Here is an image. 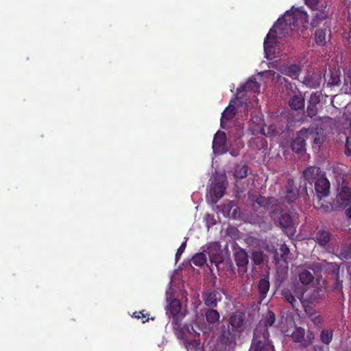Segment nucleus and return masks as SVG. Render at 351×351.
<instances>
[{"instance_id":"1","label":"nucleus","mask_w":351,"mask_h":351,"mask_svg":"<svg viewBox=\"0 0 351 351\" xmlns=\"http://www.w3.org/2000/svg\"><path fill=\"white\" fill-rule=\"evenodd\" d=\"M307 22V13L300 8H295L287 11L283 16L277 20L274 27H278L280 36H286L291 34L295 29L300 25H304Z\"/></svg>"},{"instance_id":"2","label":"nucleus","mask_w":351,"mask_h":351,"mask_svg":"<svg viewBox=\"0 0 351 351\" xmlns=\"http://www.w3.org/2000/svg\"><path fill=\"white\" fill-rule=\"evenodd\" d=\"M245 319V314L241 311L233 312L228 318L229 325L227 328H224L221 332V340L225 343L231 342L235 339L237 332L243 330Z\"/></svg>"},{"instance_id":"3","label":"nucleus","mask_w":351,"mask_h":351,"mask_svg":"<svg viewBox=\"0 0 351 351\" xmlns=\"http://www.w3.org/2000/svg\"><path fill=\"white\" fill-rule=\"evenodd\" d=\"M306 289L299 285H293L291 287L284 288L282 290V296L286 302L291 305L293 310L298 311L300 303L302 304L304 311L307 312L308 301L304 298Z\"/></svg>"},{"instance_id":"4","label":"nucleus","mask_w":351,"mask_h":351,"mask_svg":"<svg viewBox=\"0 0 351 351\" xmlns=\"http://www.w3.org/2000/svg\"><path fill=\"white\" fill-rule=\"evenodd\" d=\"M337 180V195L335 199L336 206L344 209L351 203V187L350 183L344 178Z\"/></svg>"},{"instance_id":"5","label":"nucleus","mask_w":351,"mask_h":351,"mask_svg":"<svg viewBox=\"0 0 351 351\" xmlns=\"http://www.w3.org/2000/svg\"><path fill=\"white\" fill-rule=\"evenodd\" d=\"M249 351H275L269 336L254 334Z\"/></svg>"},{"instance_id":"6","label":"nucleus","mask_w":351,"mask_h":351,"mask_svg":"<svg viewBox=\"0 0 351 351\" xmlns=\"http://www.w3.org/2000/svg\"><path fill=\"white\" fill-rule=\"evenodd\" d=\"M206 252L211 263L214 264L219 271L220 265L223 263L224 259L220 244L217 242L210 243L207 246Z\"/></svg>"},{"instance_id":"7","label":"nucleus","mask_w":351,"mask_h":351,"mask_svg":"<svg viewBox=\"0 0 351 351\" xmlns=\"http://www.w3.org/2000/svg\"><path fill=\"white\" fill-rule=\"evenodd\" d=\"M202 299L207 307L217 308L218 303L222 300V295L217 289H207L202 292Z\"/></svg>"},{"instance_id":"8","label":"nucleus","mask_w":351,"mask_h":351,"mask_svg":"<svg viewBox=\"0 0 351 351\" xmlns=\"http://www.w3.org/2000/svg\"><path fill=\"white\" fill-rule=\"evenodd\" d=\"M276 322V316L273 311L268 310L263 315V319L258 322L254 330V334H261L269 336L268 328L271 326Z\"/></svg>"},{"instance_id":"9","label":"nucleus","mask_w":351,"mask_h":351,"mask_svg":"<svg viewBox=\"0 0 351 351\" xmlns=\"http://www.w3.org/2000/svg\"><path fill=\"white\" fill-rule=\"evenodd\" d=\"M227 138L224 132L219 130L214 136L213 141V149L215 154H222L228 151Z\"/></svg>"},{"instance_id":"10","label":"nucleus","mask_w":351,"mask_h":351,"mask_svg":"<svg viewBox=\"0 0 351 351\" xmlns=\"http://www.w3.org/2000/svg\"><path fill=\"white\" fill-rule=\"evenodd\" d=\"M305 3L312 10L319 11V12L316 13L313 16L311 21V25L313 27L317 26L319 21L327 18V14L324 11L326 6L324 8H323L322 5L320 6L319 5V0H305Z\"/></svg>"},{"instance_id":"11","label":"nucleus","mask_w":351,"mask_h":351,"mask_svg":"<svg viewBox=\"0 0 351 351\" xmlns=\"http://www.w3.org/2000/svg\"><path fill=\"white\" fill-rule=\"evenodd\" d=\"M330 184L326 178L325 173L320 176L315 182V189L317 197L320 199L322 197H328L330 194Z\"/></svg>"},{"instance_id":"12","label":"nucleus","mask_w":351,"mask_h":351,"mask_svg":"<svg viewBox=\"0 0 351 351\" xmlns=\"http://www.w3.org/2000/svg\"><path fill=\"white\" fill-rule=\"evenodd\" d=\"M260 87L261 86L256 82V79H250L245 82V84L237 88L236 98L238 100H242L245 98L244 93L247 91H252L254 93H258Z\"/></svg>"},{"instance_id":"13","label":"nucleus","mask_w":351,"mask_h":351,"mask_svg":"<svg viewBox=\"0 0 351 351\" xmlns=\"http://www.w3.org/2000/svg\"><path fill=\"white\" fill-rule=\"evenodd\" d=\"M279 223L288 235H293L295 233L298 222L289 213H282L279 218Z\"/></svg>"},{"instance_id":"14","label":"nucleus","mask_w":351,"mask_h":351,"mask_svg":"<svg viewBox=\"0 0 351 351\" xmlns=\"http://www.w3.org/2000/svg\"><path fill=\"white\" fill-rule=\"evenodd\" d=\"M308 131L307 129L303 128L300 130L291 143V149L297 153L303 152L305 150L306 140Z\"/></svg>"},{"instance_id":"15","label":"nucleus","mask_w":351,"mask_h":351,"mask_svg":"<svg viewBox=\"0 0 351 351\" xmlns=\"http://www.w3.org/2000/svg\"><path fill=\"white\" fill-rule=\"evenodd\" d=\"M299 196V189L295 185V180L292 178L288 179L286 184V191L284 199L288 203L295 202Z\"/></svg>"},{"instance_id":"16","label":"nucleus","mask_w":351,"mask_h":351,"mask_svg":"<svg viewBox=\"0 0 351 351\" xmlns=\"http://www.w3.org/2000/svg\"><path fill=\"white\" fill-rule=\"evenodd\" d=\"M332 239L330 232L325 230H318L315 235V241L321 247L327 248Z\"/></svg>"},{"instance_id":"17","label":"nucleus","mask_w":351,"mask_h":351,"mask_svg":"<svg viewBox=\"0 0 351 351\" xmlns=\"http://www.w3.org/2000/svg\"><path fill=\"white\" fill-rule=\"evenodd\" d=\"M258 291L259 294V298L261 301H263L267 295V293L270 288V282H269V275L267 273L264 276L263 278H261L257 284Z\"/></svg>"},{"instance_id":"18","label":"nucleus","mask_w":351,"mask_h":351,"mask_svg":"<svg viewBox=\"0 0 351 351\" xmlns=\"http://www.w3.org/2000/svg\"><path fill=\"white\" fill-rule=\"evenodd\" d=\"M282 38L279 35V30L278 27H274V25L272 28L270 29L269 33L267 34L266 38L264 40V49L265 51H267L269 48H272L274 45L277 43V37Z\"/></svg>"},{"instance_id":"19","label":"nucleus","mask_w":351,"mask_h":351,"mask_svg":"<svg viewBox=\"0 0 351 351\" xmlns=\"http://www.w3.org/2000/svg\"><path fill=\"white\" fill-rule=\"evenodd\" d=\"M234 261L239 268L246 269V267L249 263V256L244 249L239 248L234 254Z\"/></svg>"},{"instance_id":"20","label":"nucleus","mask_w":351,"mask_h":351,"mask_svg":"<svg viewBox=\"0 0 351 351\" xmlns=\"http://www.w3.org/2000/svg\"><path fill=\"white\" fill-rule=\"evenodd\" d=\"M305 101L301 93L298 91L297 94L291 96L289 100V106L293 110H299L304 108Z\"/></svg>"},{"instance_id":"21","label":"nucleus","mask_w":351,"mask_h":351,"mask_svg":"<svg viewBox=\"0 0 351 351\" xmlns=\"http://www.w3.org/2000/svg\"><path fill=\"white\" fill-rule=\"evenodd\" d=\"M322 175L323 173L320 168L315 166L308 167L303 171L304 179L310 184H312L315 179L317 180Z\"/></svg>"},{"instance_id":"22","label":"nucleus","mask_w":351,"mask_h":351,"mask_svg":"<svg viewBox=\"0 0 351 351\" xmlns=\"http://www.w3.org/2000/svg\"><path fill=\"white\" fill-rule=\"evenodd\" d=\"M291 339L295 343H300L306 348L311 344V341L305 340V330L302 327H297L291 335Z\"/></svg>"},{"instance_id":"23","label":"nucleus","mask_w":351,"mask_h":351,"mask_svg":"<svg viewBox=\"0 0 351 351\" xmlns=\"http://www.w3.org/2000/svg\"><path fill=\"white\" fill-rule=\"evenodd\" d=\"M300 72V66L295 64H292L289 66H285L281 69V73L282 74L287 75L294 80L298 78Z\"/></svg>"},{"instance_id":"24","label":"nucleus","mask_w":351,"mask_h":351,"mask_svg":"<svg viewBox=\"0 0 351 351\" xmlns=\"http://www.w3.org/2000/svg\"><path fill=\"white\" fill-rule=\"evenodd\" d=\"M322 77L319 75L312 74L306 75L303 83L308 88H317L320 86Z\"/></svg>"},{"instance_id":"25","label":"nucleus","mask_w":351,"mask_h":351,"mask_svg":"<svg viewBox=\"0 0 351 351\" xmlns=\"http://www.w3.org/2000/svg\"><path fill=\"white\" fill-rule=\"evenodd\" d=\"M225 191L226 186L223 182H217L213 185L212 201L214 204H216L223 196Z\"/></svg>"},{"instance_id":"26","label":"nucleus","mask_w":351,"mask_h":351,"mask_svg":"<svg viewBox=\"0 0 351 351\" xmlns=\"http://www.w3.org/2000/svg\"><path fill=\"white\" fill-rule=\"evenodd\" d=\"M215 308H208L205 311V318L208 323L215 324L219 320L220 314L215 309Z\"/></svg>"},{"instance_id":"27","label":"nucleus","mask_w":351,"mask_h":351,"mask_svg":"<svg viewBox=\"0 0 351 351\" xmlns=\"http://www.w3.org/2000/svg\"><path fill=\"white\" fill-rule=\"evenodd\" d=\"M236 113H237L236 108L230 102V104L228 105V106H227L226 108V109L224 110V111L223 112V113L221 114V128H223V119H226L227 120H231L234 117V116L236 115Z\"/></svg>"},{"instance_id":"28","label":"nucleus","mask_w":351,"mask_h":351,"mask_svg":"<svg viewBox=\"0 0 351 351\" xmlns=\"http://www.w3.org/2000/svg\"><path fill=\"white\" fill-rule=\"evenodd\" d=\"M181 304L178 300H173L167 306V313L169 317L171 315H178L181 313Z\"/></svg>"},{"instance_id":"29","label":"nucleus","mask_w":351,"mask_h":351,"mask_svg":"<svg viewBox=\"0 0 351 351\" xmlns=\"http://www.w3.org/2000/svg\"><path fill=\"white\" fill-rule=\"evenodd\" d=\"M326 29H319L315 33V41L317 45L324 46L326 43Z\"/></svg>"},{"instance_id":"30","label":"nucleus","mask_w":351,"mask_h":351,"mask_svg":"<svg viewBox=\"0 0 351 351\" xmlns=\"http://www.w3.org/2000/svg\"><path fill=\"white\" fill-rule=\"evenodd\" d=\"M314 280L312 273L307 270H303L299 274V280L303 285H308Z\"/></svg>"},{"instance_id":"31","label":"nucleus","mask_w":351,"mask_h":351,"mask_svg":"<svg viewBox=\"0 0 351 351\" xmlns=\"http://www.w3.org/2000/svg\"><path fill=\"white\" fill-rule=\"evenodd\" d=\"M341 83V71L339 69L330 71L328 84L330 86H338Z\"/></svg>"},{"instance_id":"32","label":"nucleus","mask_w":351,"mask_h":351,"mask_svg":"<svg viewBox=\"0 0 351 351\" xmlns=\"http://www.w3.org/2000/svg\"><path fill=\"white\" fill-rule=\"evenodd\" d=\"M248 174V167L245 165H237L234 170V176L237 179H243Z\"/></svg>"},{"instance_id":"33","label":"nucleus","mask_w":351,"mask_h":351,"mask_svg":"<svg viewBox=\"0 0 351 351\" xmlns=\"http://www.w3.org/2000/svg\"><path fill=\"white\" fill-rule=\"evenodd\" d=\"M265 254L261 250H253L252 252V261L256 265H261L265 259Z\"/></svg>"},{"instance_id":"34","label":"nucleus","mask_w":351,"mask_h":351,"mask_svg":"<svg viewBox=\"0 0 351 351\" xmlns=\"http://www.w3.org/2000/svg\"><path fill=\"white\" fill-rule=\"evenodd\" d=\"M333 337V332L332 330L323 329L320 334V340L321 341L326 344L328 345L332 340Z\"/></svg>"},{"instance_id":"35","label":"nucleus","mask_w":351,"mask_h":351,"mask_svg":"<svg viewBox=\"0 0 351 351\" xmlns=\"http://www.w3.org/2000/svg\"><path fill=\"white\" fill-rule=\"evenodd\" d=\"M191 261L195 266H202L206 262V256L203 252L197 253L192 257Z\"/></svg>"},{"instance_id":"36","label":"nucleus","mask_w":351,"mask_h":351,"mask_svg":"<svg viewBox=\"0 0 351 351\" xmlns=\"http://www.w3.org/2000/svg\"><path fill=\"white\" fill-rule=\"evenodd\" d=\"M185 347L188 350H193L197 348L199 346V339L195 338L190 339L188 337L184 341Z\"/></svg>"},{"instance_id":"37","label":"nucleus","mask_w":351,"mask_h":351,"mask_svg":"<svg viewBox=\"0 0 351 351\" xmlns=\"http://www.w3.org/2000/svg\"><path fill=\"white\" fill-rule=\"evenodd\" d=\"M334 274H335V278H336V282H335V287L334 289L335 290H338L341 293H343V281L341 280H340V277H339V267H337V268H335L333 271Z\"/></svg>"},{"instance_id":"38","label":"nucleus","mask_w":351,"mask_h":351,"mask_svg":"<svg viewBox=\"0 0 351 351\" xmlns=\"http://www.w3.org/2000/svg\"><path fill=\"white\" fill-rule=\"evenodd\" d=\"M279 251L280 252V259L284 262H287L288 255L290 252L289 248L285 243L280 245Z\"/></svg>"},{"instance_id":"39","label":"nucleus","mask_w":351,"mask_h":351,"mask_svg":"<svg viewBox=\"0 0 351 351\" xmlns=\"http://www.w3.org/2000/svg\"><path fill=\"white\" fill-rule=\"evenodd\" d=\"M173 331L176 337L184 341L188 337L184 327L176 326L173 328Z\"/></svg>"},{"instance_id":"40","label":"nucleus","mask_w":351,"mask_h":351,"mask_svg":"<svg viewBox=\"0 0 351 351\" xmlns=\"http://www.w3.org/2000/svg\"><path fill=\"white\" fill-rule=\"evenodd\" d=\"M321 92L313 93L311 95L308 104L313 105H317L321 101Z\"/></svg>"},{"instance_id":"41","label":"nucleus","mask_w":351,"mask_h":351,"mask_svg":"<svg viewBox=\"0 0 351 351\" xmlns=\"http://www.w3.org/2000/svg\"><path fill=\"white\" fill-rule=\"evenodd\" d=\"M339 254L343 258L346 260L351 259V247L349 246L341 247Z\"/></svg>"},{"instance_id":"42","label":"nucleus","mask_w":351,"mask_h":351,"mask_svg":"<svg viewBox=\"0 0 351 351\" xmlns=\"http://www.w3.org/2000/svg\"><path fill=\"white\" fill-rule=\"evenodd\" d=\"M320 208H322L324 211L327 213L331 212L332 210H342L341 208H337L336 206V202L335 201V199L333 200L332 204L329 203L328 204L326 205L321 204Z\"/></svg>"},{"instance_id":"43","label":"nucleus","mask_w":351,"mask_h":351,"mask_svg":"<svg viewBox=\"0 0 351 351\" xmlns=\"http://www.w3.org/2000/svg\"><path fill=\"white\" fill-rule=\"evenodd\" d=\"M344 85L351 90V67L344 71Z\"/></svg>"},{"instance_id":"44","label":"nucleus","mask_w":351,"mask_h":351,"mask_svg":"<svg viewBox=\"0 0 351 351\" xmlns=\"http://www.w3.org/2000/svg\"><path fill=\"white\" fill-rule=\"evenodd\" d=\"M317 114V105H313L308 104L306 108V114L308 117L313 118L316 116Z\"/></svg>"},{"instance_id":"45","label":"nucleus","mask_w":351,"mask_h":351,"mask_svg":"<svg viewBox=\"0 0 351 351\" xmlns=\"http://www.w3.org/2000/svg\"><path fill=\"white\" fill-rule=\"evenodd\" d=\"M255 202L261 207H267L269 204V199L259 195L255 199Z\"/></svg>"},{"instance_id":"46","label":"nucleus","mask_w":351,"mask_h":351,"mask_svg":"<svg viewBox=\"0 0 351 351\" xmlns=\"http://www.w3.org/2000/svg\"><path fill=\"white\" fill-rule=\"evenodd\" d=\"M171 319V324L173 325V328H175L176 326H180L181 321L184 317L182 314H180L178 315H171L170 316Z\"/></svg>"},{"instance_id":"47","label":"nucleus","mask_w":351,"mask_h":351,"mask_svg":"<svg viewBox=\"0 0 351 351\" xmlns=\"http://www.w3.org/2000/svg\"><path fill=\"white\" fill-rule=\"evenodd\" d=\"M149 314L145 313L144 311H138V312H134L133 313L132 317L136 318V319H143V323H145V322H147L149 320Z\"/></svg>"},{"instance_id":"48","label":"nucleus","mask_w":351,"mask_h":351,"mask_svg":"<svg viewBox=\"0 0 351 351\" xmlns=\"http://www.w3.org/2000/svg\"><path fill=\"white\" fill-rule=\"evenodd\" d=\"M186 241L187 238H186L185 241L182 242L179 248L178 249L175 257L176 262H178L180 260L181 255L184 252L185 248L186 247Z\"/></svg>"},{"instance_id":"49","label":"nucleus","mask_w":351,"mask_h":351,"mask_svg":"<svg viewBox=\"0 0 351 351\" xmlns=\"http://www.w3.org/2000/svg\"><path fill=\"white\" fill-rule=\"evenodd\" d=\"M345 154L347 156H351V136L346 137Z\"/></svg>"},{"instance_id":"50","label":"nucleus","mask_w":351,"mask_h":351,"mask_svg":"<svg viewBox=\"0 0 351 351\" xmlns=\"http://www.w3.org/2000/svg\"><path fill=\"white\" fill-rule=\"evenodd\" d=\"M184 330H185V332L189 335H191L193 333H194L195 335H197V336H199V333H197L195 330L194 329L193 325L191 324H185L184 326Z\"/></svg>"},{"instance_id":"51","label":"nucleus","mask_w":351,"mask_h":351,"mask_svg":"<svg viewBox=\"0 0 351 351\" xmlns=\"http://www.w3.org/2000/svg\"><path fill=\"white\" fill-rule=\"evenodd\" d=\"M311 321L315 326H318L322 322V319L319 315H311Z\"/></svg>"},{"instance_id":"52","label":"nucleus","mask_w":351,"mask_h":351,"mask_svg":"<svg viewBox=\"0 0 351 351\" xmlns=\"http://www.w3.org/2000/svg\"><path fill=\"white\" fill-rule=\"evenodd\" d=\"M345 214L348 218L351 219V205L346 209Z\"/></svg>"},{"instance_id":"53","label":"nucleus","mask_w":351,"mask_h":351,"mask_svg":"<svg viewBox=\"0 0 351 351\" xmlns=\"http://www.w3.org/2000/svg\"><path fill=\"white\" fill-rule=\"evenodd\" d=\"M314 351H324V348L320 346H314Z\"/></svg>"},{"instance_id":"54","label":"nucleus","mask_w":351,"mask_h":351,"mask_svg":"<svg viewBox=\"0 0 351 351\" xmlns=\"http://www.w3.org/2000/svg\"><path fill=\"white\" fill-rule=\"evenodd\" d=\"M319 138H315V139H314V143H319Z\"/></svg>"},{"instance_id":"55","label":"nucleus","mask_w":351,"mask_h":351,"mask_svg":"<svg viewBox=\"0 0 351 351\" xmlns=\"http://www.w3.org/2000/svg\"><path fill=\"white\" fill-rule=\"evenodd\" d=\"M285 278V277H282V279L280 280V282H282ZM277 280H279V279L278 278Z\"/></svg>"}]
</instances>
